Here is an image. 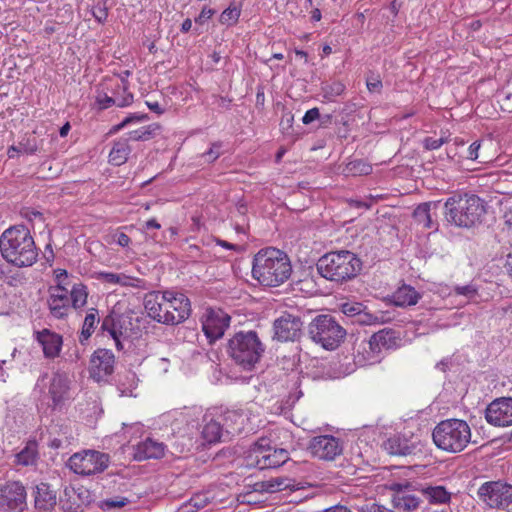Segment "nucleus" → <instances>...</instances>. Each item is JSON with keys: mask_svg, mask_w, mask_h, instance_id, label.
<instances>
[{"mask_svg": "<svg viewBox=\"0 0 512 512\" xmlns=\"http://www.w3.org/2000/svg\"><path fill=\"white\" fill-rule=\"evenodd\" d=\"M291 273L289 256L277 248H264L254 255L252 277L263 286L277 287L286 282Z\"/></svg>", "mask_w": 512, "mask_h": 512, "instance_id": "obj_1", "label": "nucleus"}, {"mask_svg": "<svg viewBox=\"0 0 512 512\" xmlns=\"http://www.w3.org/2000/svg\"><path fill=\"white\" fill-rule=\"evenodd\" d=\"M0 252L7 262L17 267L32 266L38 257L34 239L23 225L9 227L2 233Z\"/></svg>", "mask_w": 512, "mask_h": 512, "instance_id": "obj_2", "label": "nucleus"}, {"mask_svg": "<svg viewBox=\"0 0 512 512\" xmlns=\"http://www.w3.org/2000/svg\"><path fill=\"white\" fill-rule=\"evenodd\" d=\"M485 212L484 201L474 194L455 193L444 203L445 219L457 227L471 228L481 223Z\"/></svg>", "mask_w": 512, "mask_h": 512, "instance_id": "obj_3", "label": "nucleus"}, {"mask_svg": "<svg viewBox=\"0 0 512 512\" xmlns=\"http://www.w3.org/2000/svg\"><path fill=\"white\" fill-rule=\"evenodd\" d=\"M316 268L323 278L343 283L359 274L362 269V261L351 251H332L318 259Z\"/></svg>", "mask_w": 512, "mask_h": 512, "instance_id": "obj_4", "label": "nucleus"}, {"mask_svg": "<svg viewBox=\"0 0 512 512\" xmlns=\"http://www.w3.org/2000/svg\"><path fill=\"white\" fill-rule=\"evenodd\" d=\"M226 352L236 365L250 371L260 362L265 345L255 331H239L228 340Z\"/></svg>", "mask_w": 512, "mask_h": 512, "instance_id": "obj_5", "label": "nucleus"}, {"mask_svg": "<svg viewBox=\"0 0 512 512\" xmlns=\"http://www.w3.org/2000/svg\"><path fill=\"white\" fill-rule=\"evenodd\" d=\"M471 436L468 423L456 418L441 421L432 432L435 445L439 449L450 453L463 451L470 443Z\"/></svg>", "mask_w": 512, "mask_h": 512, "instance_id": "obj_6", "label": "nucleus"}, {"mask_svg": "<svg viewBox=\"0 0 512 512\" xmlns=\"http://www.w3.org/2000/svg\"><path fill=\"white\" fill-rule=\"evenodd\" d=\"M309 338L326 350L336 349L346 336V330L328 314L316 316L308 325Z\"/></svg>", "mask_w": 512, "mask_h": 512, "instance_id": "obj_7", "label": "nucleus"}, {"mask_svg": "<svg viewBox=\"0 0 512 512\" xmlns=\"http://www.w3.org/2000/svg\"><path fill=\"white\" fill-rule=\"evenodd\" d=\"M110 464V456L107 453L96 450H84L73 454L67 462V466L76 474L90 476L105 471Z\"/></svg>", "mask_w": 512, "mask_h": 512, "instance_id": "obj_8", "label": "nucleus"}, {"mask_svg": "<svg viewBox=\"0 0 512 512\" xmlns=\"http://www.w3.org/2000/svg\"><path fill=\"white\" fill-rule=\"evenodd\" d=\"M477 496L485 506L505 510L512 504V484L502 480L487 481L478 488Z\"/></svg>", "mask_w": 512, "mask_h": 512, "instance_id": "obj_9", "label": "nucleus"}, {"mask_svg": "<svg viewBox=\"0 0 512 512\" xmlns=\"http://www.w3.org/2000/svg\"><path fill=\"white\" fill-rule=\"evenodd\" d=\"M224 420L225 423L222 425L220 421H217L213 418L208 419L207 417H204L203 421L205 424L202 429V437L207 443L212 444L220 441L223 432V426H225L226 432L231 434L240 433L243 430L242 416L237 412L226 413Z\"/></svg>", "mask_w": 512, "mask_h": 512, "instance_id": "obj_10", "label": "nucleus"}, {"mask_svg": "<svg viewBox=\"0 0 512 512\" xmlns=\"http://www.w3.org/2000/svg\"><path fill=\"white\" fill-rule=\"evenodd\" d=\"M303 321L300 316L283 312L273 322V339L279 342L298 341L303 334Z\"/></svg>", "mask_w": 512, "mask_h": 512, "instance_id": "obj_11", "label": "nucleus"}, {"mask_svg": "<svg viewBox=\"0 0 512 512\" xmlns=\"http://www.w3.org/2000/svg\"><path fill=\"white\" fill-rule=\"evenodd\" d=\"M27 493L19 481L6 482L0 488V508L5 512H23L27 507Z\"/></svg>", "mask_w": 512, "mask_h": 512, "instance_id": "obj_12", "label": "nucleus"}, {"mask_svg": "<svg viewBox=\"0 0 512 512\" xmlns=\"http://www.w3.org/2000/svg\"><path fill=\"white\" fill-rule=\"evenodd\" d=\"M390 490L394 492L392 496V505L400 512L417 511L422 500L413 494L414 491H420L419 485H413L410 482L392 483Z\"/></svg>", "mask_w": 512, "mask_h": 512, "instance_id": "obj_13", "label": "nucleus"}, {"mask_svg": "<svg viewBox=\"0 0 512 512\" xmlns=\"http://www.w3.org/2000/svg\"><path fill=\"white\" fill-rule=\"evenodd\" d=\"M169 296H171V291H151L144 297V307L147 315L154 321L165 325L174 321V317L168 313Z\"/></svg>", "mask_w": 512, "mask_h": 512, "instance_id": "obj_14", "label": "nucleus"}, {"mask_svg": "<svg viewBox=\"0 0 512 512\" xmlns=\"http://www.w3.org/2000/svg\"><path fill=\"white\" fill-rule=\"evenodd\" d=\"M308 450L320 460L332 461L342 454L343 443L332 435H319L310 440Z\"/></svg>", "mask_w": 512, "mask_h": 512, "instance_id": "obj_15", "label": "nucleus"}, {"mask_svg": "<svg viewBox=\"0 0 512 512\" xmlns=\"http://www.w3.org/2000/svg\"><path fill=\"white\" fill-rule=\"evenodd\" d=\"M231 317L222 309L210 308L206 311L202 321V330L209 340L213 343L223 337L226 329L230 325Z\"/></svg>", "mask_w": 512, "mask_h": 512, "instance_id": "obj_16", "label": "nucleus"}, {"mask_svg": "<svg viewBox=\"0 0 512 512\" xmlns=\"http://www.w3.org/2000/svg\"><path fill=\"white\" fill-rule=\"evenodd\" d=\"M485 418L494 426L512 425V397H502L492 401L486 408Z\"/></svg>", "mask_w": 512, "mask_h": 512, "instance_id": "obj_17", "label": "nucleus"}, {"mask_svg": "<svg viewBox=\"0 0 512 512\" xmlns=\"http://www.w3.org/2000/svg\"><path fill=\"white\" fill-rule=\"evenodd\" d=\"M48 395L53 410H61L70 399V379L65 373L56 372L52 375L48 387Z\"/></svg>", "mask_w": 512, "mask_h": 512, "instance_id": "obj_18", "label": "nucleus"}, {"mask_svg": "<svg viewBox=\"0 0 512 512\" xmlns=\"http://www.w3.org/2000/svg\"><path fill=\"white\" fill-rule=\"evenodd\" d=\"M115 357L108 349H97L90 358L89 372L96 381L103 380L113 373Z\"/></svg>", "mask_w": 512, "mask_h": 512, "instance_id": "obj_19", "label": "nucleus"}, {"mask_svg": "<svg viewBox=\"0 0 512 512\" xmlns=\"http://www.w3.org/2000/svg\"><path fill=\"white\" fill-rule=\"evenodd\" d=\"M256 466L261 469L277 468L289 460V453L285 449H264L261 444L255 450Z\"/></svg>", "mask_w": 512, "mask_h": 512, "instance_id": "obj_20", "label": "nucleus"}, {"mask_svg": "<svg viewBox=\"0 0 512 512\" xmlns=\"http://www.w3.org/2000/svg\"><path fill=\"white\" fill-rule=\"evenodd\" d=\"M35 340L41 345L45 358L54 359L60 355L63 338L49 329L34 332Z\"/></svg>", "mask_w": 512, "mask_h": 512, "instance_id": "obj_21", "label": "nucleus"}, {"mask_svg": "<svg viewBox=\"0 0 512 512\" xmlns=\"http://www.w3.org/2000/svg\"><path fill=\"white\" fill-rule=\"evenodd\" d=\"M167 307L169 309V315L174 317L173 323H167V325H178L183 323L191 314L190 300L182 293H175L171 291Z\"/></svg>", "mask_w": 512, "mask_h": 512, "instance_id": "obj_22", "label": "nucleus"}, {"mask_svg": "<svg viewBox=\"0 0 512 512\" xmlns=\"http://www.w3.org/2000/svg\"><path fill=\"white\" fill-rule=\"evenodd\" d=\"M47 302L53 317L62 319L67 316L70 307V299L68 297V290L60 283L51 288Z\"/></svg>", "mask_w": 512, "mask_h": 512, "instance_id": "obj_23", "label": "nucleus"}, {"mask_svg": "<svg viewBox=\"0 0 512 512\" xmlns=\"http://www.w3.org/2000/svg\"><path fill=\"white\" fill-rule=\"evenodd\" d=\"M125 318L123 315L110 312L102 321L101 330L107 332L115 341L118 350L123 349L121 338L126 337V329H124Z\"/></svg>", "mask_w": 512, "mask_h": 512, "instance_id": "obj_24", "label": "nucleus"}, {"mask_svg": "<svg viewBox=\"0 0 512 512\" xmlns=\"http://www.w3.org/2000/svg\"><path fill=\"white\" fill-rule=\"evenodd\" d=\"M35 508L39 511L48 512L54 509L57 504V492L48 483L41 482L33 490Z\"/></svg>", "mask_w": 512, "mask_h": 512, "instance_id": "obj_25", "label": "nucleus"}, {"mask_svg": "<svg viewBox=\"0 0 512 512\" xmlns=\"http://www.w3.org/2000/svg\"><path fill=\"white\" fill-rule=\"evenodd\" d=\"M396 343L397 337L391 329H383L374 333L368 341L369 350L372 353L371 362L376 361L382 349H391L396 346Z\"/></svg>", "mask_w": 512, "mask_h": 512, "instance_id": "obj_26", "label": "nucleus"}, {"mask_svg": "<svg viewBox=\"0 0 512 512\" xmlns=\"http://www.w3.org/2000/svg\"><path fill=\"white\" fill-rule=\"evenodd\" d=\"M165 448L164 443L147 438L135 446L134 459L144 461L162 458L165 455Z\"/></svg>", "mask_w": 512, "mask_h": 512, "instance_id": "obj_27", "label": "nucleus"}, {"mask_svg": "<svg viewBox=\"0 0 512 512\" xmlns=\"http://www.w3.org/2000/svg\"><path fill=\"white\" fill-rule=\"evenodd\" d=\"M440 201L426 202L417 206L413 212L415 221L427 229L437 230L438 224L432 220L431 210H437Z\"/></svg>", "mask_w": 512, "mask_h": 512, "instance_id": "obj_28", "label": "nucleus"}, {"mask_svg": "<svg viewBox=\"0 0 512 512\" xmlns=\"http://www.w3.org/2000/svg\"><path fill=\"white\" fill-rule=\"evenodd\" d=\"M421 298V294L410 285H402L392 294V302L398 307H407L416 305Z\"/></svg>", "mask_w": 512, "mask_h": 512, "instance_id": "obj_29", "label": "nucleus"}, {"mask_svg": "<svg viewBox=\"0 0 512 512\" xmlns=\"http://www.w3.org/2000/svg\"><path fill=\"white\" fill-rule=\"evenodd\" d=\"M97 279L108 284L120 285L123 287L140 288L143 281L139 278L128 276L124 273L99 272Z\"/></svg>", "mask_w": 512, "mask_h": 512, "instance_id": "obj_30", "label": "nucleus"}, {"mask_svg": "<svg viewBox=\"0 0 512 512\" xmlns=\"http://www.w3.org/2000/svg\"><path fill=\"white\" fill-rule=\"evenodd\" d=\"M384 449L391 455L408 456L414 453L415 447L408 440L399 436L390 437L383 443Z\"/></svg>", "mask_w": 512, "mask_h": 512, "instance_id": "obj_31", "label": "nucleus"}, {"mask_svg": "<svg viewBox=\"0 0 512 512\" xmlns=\"http://www.w3.org/2000/svg\"><path fill=\"white\" fill-rule=\"evenodd\" d=\"M59 505L65 512H77L82 505L80 493L74 487L66 486L59 497Z\"/></svg>", "mask_w": 512, "mask_h": 512, "instance_id": "obj_32", "label": "nucleus"}, {"mask_svg": "<svg viewBox=\"0 0 512 512\" xmlns=\"http://www.w3.org/2000/svg\"><path fill=\"white\" fill-rule=\"evenodd\" d=\"M122 83L124 92L122 97L113 98L107 94H99L96 97V103L100 109H107L113 105H117L118 107H125L133 102V94L127 91V87L125 86L126 82L124 80H122Z\"/></svg>", "mask_w": 512, "mask_h": 512, "instance_id": "obj_33", "label": "nucleus"}, {"mask_svg": "<svg viewBox=\"0 0 512 512\" xmlns=\"http://www.w3.org/2000/svg\"><path fill=\"white\" fill-rule=\"evenodd\" d=\"M128 139H119L114 141L112 149L109 153V162L112 165L120 166L128 160L131 153V147L128 144Z\"/></svg>", "mask_w": 512, "mask_h": 512, "instance_id": "obj_34", "label": "nucleus"}, {"mask_svg": "<svg viewBox=\"0 0 512 512\" xmlns=\"http://www.w3.org/2000/svg\"><path fill=\"white\" fill-rule=\"evenodd\" d=\"M39 459L38 443L35 440H29L24 448L16 454V463L22 466L36 465Z\"/></svg>", "mask_w": 512, "mask_h": 512, "instance_id": "obj_35", "label": "nucleus"}, {"mask_svg": "<svg viewBox=\"0 0 512 512\" xmlns=\"http://www.w3.org/2000/svg\"><path fill=\"white\" fill-rule=\"evenodd\" d=\"M420 492L427 498L431 504H447L450 502L451 494L443 486L419 485Z\"/></svg>", "mask_w": 512, "mask_h": 512, "instance_id": "obj_36", "label": "nucleus"}, {"mask_svg": "<svg viewBox=\"0 0 512 512\" xmlns=\"http://www.w3.org/2000/svg\"><path fill=\"white\" fill-rule=\"evenodd\" d=\"M99 321L100 318L98 310L96 308H90L87 315L84 318L83 326L79 336V341L81 343H84L91 337Z\"/></svg>", "mask_w": 512, "mask_h": 512, "instance_id": "obj_37", "label": "nucleus"}, {"mask_svg": "<svg viewBox=\"0 0 512 512\" xmlns=\"http://www.w3.org/2000/svg\"><path fill=\"white\" fill-rule=\"evenodd\" d=\"M139 379L134 371H126L119 379L118 390L122 396H134V390L138 386Z\"/></svg>", "mask_w": 512, "mask_h": 512, "instance_id": "obj_38", "label": "nucleus"}, {"mask_svg": "<svg viewBox=\"0 0 512 512\" xmlns=\"http://www.w3.org/2000/svg\"><path fill=\"white\" fill-rule=\"evenodd\" d=\"M286 481L287 479L282 477L271 478L269 480L256 482L253 487L256 492L274 493L288 488L289 484L286 483Z\"/></svg>", "mask_w": 512, "mask_h": 512, "instance_id": "obj_39", "label": "nucleus"}, {"mask_svg": "<svg viewBox=\"0 0 512 512\" xmlns=\"http://www.w3.org/2000/svg\"><path fill=\"white\" fill-rule=\"evenodd\" d=\"M343 172L346 176L369 175L372 172V166L363 159H355L346 164Z\"/></svg>", "mask_w": 512, "mask_h": 512, "instance_id": "obj_40", "label": "nucleus"}, {"mask_svg": "<svg viewBox=\"0 0 512 512\" xmlns=\"http://www.w3.org/2000/svg\"><path fill=\"white\" fill-rule=\"evenodd\" d=\"M241 14V2L233 0L228 8H226L220 15L219 22L223 25L231 26L238 22Z\"/></svg>", "mask_w": 512, "mask_h": 512, "instance_id": "obj_41", "label": "nucleus"}, {"mask_svg": "<svg viewBox=\"0 0 512 512\" xmlns=\"http://www.w3.org/2000/svg\"><path fill=\"white\" fill-rule=\"evenodd\" d=\"M160 130V126L158 124H150L147 126H142L137 130L130 131L128 133V140L133 141H147L153 138Z\"/></svg>", "mask_w": 512, "mask_h": 512, "instance_id": "obj_42", "label": "nucleus"}, {"mask_svg": "<svg viewBox=\"0 0 512 512\" xmlns=\"http://www.w3.org/2000/svg\"><path fill=\"white\" fill-rule=\"evenodd\" d=\"M87 287L81 283L74 284L70 292V301L74 309H80L87 303Z\"/></svg>", "mask_w": 512, "mask_h": 512, "instance_id": "obj_43", "label": "nucleus"}, {"mask_svg": "<svg viewBox=\"0 0 512 512\" xmlns=\"http://www.w3.org/2000/svg\"><path fill=\"white\" fill-rule=\"evenodd\" d=\"M210 503L209 497L204 493H199L190 498L180 508L181 512H197Z\"/></svg>", "mask_w": 512, "mask_h": 512, "instance_id": "obj_44", "label": "nucleus"}, {"mask_svg": "<svg viewBox=\"0 0 512 512\" xmlns=\"http://www.w3.org/2000/svg\"><path fill=\"white\" fill-rule=\"evenodd\" d=\"M344 91L345 85L339 81L325 83L322 86L323 97L328 101H333L336 97L342 95Z\"/></svg>", "mask_w": 512, "mask_h": 512, "instance_id": "obj_45", "label": "nucleus"}, {"mask_svg": "<svg viewBox=\"0 0 512 512\" xmlns=\"http://www.w3.org/2000/svg\"><path fill=\"white\" fill-rule=\"evenodd\" d=\"M20 153L34 154L38 150V141L34 133L25 135L17 145Z\"/></svg>", "mask_w": 512, "mask_h": 512, "instance_id": "obj_46", "label": "nucleus"}, {"mask_svg": "<svg viewBox=\"0 0 512 512\" xmlns=\"http://www.w3.org/2000/svg\"><path fill=\"white\" fill-rule=\"evenodd\" d=\"M130 500L126 497L116 496L114 498L104 499L101 501L100 507L105 511H110L116 508H122L127 505Z\"/></svg>", "mask_w": 512, "mask_h": 512, "instance_id": "obj_47", "label": "nucleus"}, {"mask_svg": "<svg viewBox=\"0 0 512 512\" xmlns=\"http://www.w3.org/2000/svg\"><path fill=\"white\" fill-rule=\"evenodd\" d=\"M223 143L221 141L214 142L210 149L206 152H204L201 157L204 159L206 163H213L216 161L222 152Z\"/></svg>", "mask_w": 512, "mask_h": 512, "instance_id": "obj_48", "label": "nucleus"}, {"mask_svg": "<svg viewBox=\"0 0 512 512\" xmlns=\"http://www.w3.org/2000/svg\"><path fill=\"white\" fill-rule=\"evenodd\" d=\"M453 292L456 295L464 296L467 299H474L478 295V289L474 284H468L464 286H455Z\"/></svg>", "mask_w": 512, "mask_h": 512, "instance_id": "obj_49", "label": "nucleus"}, {"mask_svg": "<svg viewBox=\"0 0 512 512\" xmlns=\"http://www.w3.org/2000/svg\"><path fill=\"white\" fill-rule=\"evenodd\" d=\"M362 309L363 305L361 303H343L341 305V311L343 312L344 315L348 317L358 318Z\"/></svg>", "mask_w": 512, "mask_h": 512, "instance_id": "obj_50", "label": "nucleus"}, {"mask_svg": "<svg viewBox=\"0 0 512 512\" xmlns=\"http://www.w3.org/2000/svg\"><path fill=\"white\" fill-rule=\"evenodd\" d=\"M448 142L447 137H441V138H433V137H426L423 140V146L426 150H436L439 149L443 144Z\"/></svg>", "mask_w": 512, "mask_h": 512, "instance_id": "obj_51", "label": "nucleus"}, {"mask_svg": "<svg viewBox=\"0 0 512 512\" xmlns=\"http://www.w3.org/2000/svg\"><path fill=\"white\" fill-rule=\"evenodd\" d=\"M366 86L370 92H380L383 86L380 76L371 73L366 79Z\"/></svg>", "mask_w": 512, "mask_h": 512, "instance_id": "obj_52", "label": "nucleus"}, {"mask_svg": "<svg viewBox=\"0 0 512 512\" xmlns=\"http://www.w3.org/2000/svg\"><path fill=\"white\" fill-rule=\"evenodd\" d=\"M92 15L98 23H105L108 18V9L105 6H95L92 9Z\"/></svg>", "mask_w": 512, "mask_h": 512, "instance_id": "obj_53", "label": "nucleus"}, {"mask_svg": "<svg viewBox=\"0 0 512 512\" xmlns=\"http://www.w3.org/2000/svg\"><path fill=\"white\" fill-rule=\"evenodd\" d=\"M357 322L364 325L378 324L379 317L362 310L357 318Z\"/></svg>", "mask_w": 512, "mask_h": 512, "instance_id": "obj_54", "label": "nucleus"}, {"mask_svg": "<svg viewBox=\"0 0 512 512\" xmlns=\"http://www.w3.org/2000/svg\"><path fill=\"white\" fill-rule=\"evenodd\" d=\"M318 119H320V111H319V109L317 107H314V108L309 109L308 111H306V113L302 117V122L305 125H309V124H311L312 122H314L315 120H318Z\"/></svg>", "mask_w": 512, "mask_h": 512, "instance_id": "obj_55", "label": "nucleus"}, {"mask_svg": "<svg viewBox=\"0 0 512 512\" xmlns=\"http://www.w3.org/2000/svg\"><path fill=\"white\" fill-rule=\"evenodd\" d=\"M359 512H393L392 510L377 503H369L361 506Z\"/></svg>", "mask_w": 512, "mask_h": 512, "instance_id": "obj_56", "label": "nucleus"}, {"mask_svg": "<svg viewBox=\"0 0 512 512\" xmlns=\"http://www.w3.org/2000/svg\"><path fill=\"white\" fill-rule=\"evenodd\" d=\"M480 148H481V142L474 141L468 148L466 158L469 160H473V161L480 159V154H479Z\"/></svg>", "mask_w": 512, "mask_h": 512, "instance_id": "obj_57", "label": "nucleus"}, {"mask_svg": "<svg viewBox=\"0 0 512 512\" xmlns=\"http://www.w3.org/2000/svg\"><path fill=\"white\" fill-rule=\"evenodd\" d=\"M215 12L216 11L212 8L203 7L198 17L195 18V22L198 24H204L215 14Z\"/></svg>", "mask_w": 512, "mask_h": 512, "instance_id": "obj_58", "label": "nucleus"}, {"mask_svg": "<svg viewBox=\"0 0 512 512\" xmlns=\"http://www.w3.org/2000/svg\"><path fill=\"white\" fill-rule=\"evenodd\" d=\"M503 269L506 274L512 279V249L504 256Z\"/></svg>", "mask_w": 512, "mask_h": 512, "instance_id": "obj_59", "label": "nucleus"}, {"mask_svg": "<svg viewBox=\"0 0 512 512\" xmlns=\"http://www.w3.org/2000/svg\"><path fill=\"white\" fill-rule=\"evenodd\" d=\"M215 241H216L217 245H219V246H221L223 248L234 250V251H237V252L242 251V247L241 246L232 244V243H230L228 241H225V240H222V239H219V238H217Z\"/></svg>", "mask_w": 512, "mask_h": 512, "instance_id": "obj_60", "label": "nucleus"}, {"mask_svg": "<svg viewBox=\"0 0 512 512\" xmlns=\"http://www.w3.org/2000/svg\"><path fill=\"white\" fill-rule=\"evenodd\" d=\"M115 241L117 242L118 245H120L122 247H127L130 244L131 239L127 234L121 232L115 236Z\"/></svg>", "mask_w": 512, "mask_h": 512, "instance_id": "obj_61", "label": "nucleus"}, {"mask_svg": "<svg viewBox=\"0 0 512 512\" xmlns=\"http://www.w3.org/2000/svg\"><path fill=\"white\" fill-rule=\"evenodd\" d=\"M24 216L29 220L33 221L35 219H39L41 222L44 221L43 214L36 210H27L24 214Z\"/></svg>", "mask_w": 512, "mask_h": 512, "instance_id": "obj_62", "label": "nucleus"}, {"mask_svg": "<svg viewBox=\"0 0 512 512\" xmlns=\"http://www.w3.org/2000/svg\"><path fill=\"white\" fill-rule=\"evenodd\" d=\"M146 104L151 111L155 112L158 115H160L164 112V109L160 106V104L157 101H154V102L147 101Z\"/></svg>", "mask_w": 512, "mask_h": 512, "instance_id": "obj_63", "label": "nucleus"}, {"mask_svg": "<svg viewBox=\"0 0 512 512\" xmlns=\"http://www.w3.org/2000/svg\"><path fill=\"white\" fill-rule=\"evenodd\" d=\"M323 512H352L348 507L343 505H335L325 509Z\"/></svg>", "mask_w": 512, "mask_h": 512, "instance_id": "obj_64", "label": "nucleus"}]
</instances>
